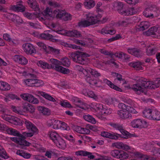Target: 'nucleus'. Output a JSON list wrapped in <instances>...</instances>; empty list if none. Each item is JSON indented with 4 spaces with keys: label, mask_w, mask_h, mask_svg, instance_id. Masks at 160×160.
I'll return each mask as SVG.
<instances>
[{
    "label": "nucleus",
    "mask_w": 160,
    "mask_h": 160,
    "mask_svg": "<svg viewBox=\"0 0 160 160\" xmlns=\"http://www.w3.org/2000/svg\"><path fill=\"white\" fill-rule=\"evenodd\" d=\"M135 80L137 81L136 84L132 86V89L135 93L138 95L144 93L146 94L147 93L145 91V88L149 89V82L143 78L137 77Z\"/></svg>",
    "instance_id": "1"
},
{
    "label": "nucleus",
    "mask_w": 160,
    "mask_h": 160,
    "mask_svg": "<svg viewBox=\"0 0 160 160\" xmlns=\"http://www.w3.org/2000/svg\"><path fill=\"white\" fill-rule=\"evenodd\" d=\"M86 20L80 22L78 25L81 27H87L95 24L99 21V19L102 16L99 15H95L91 13H88L86 15Z\"/></svg>",
    "instance_id": "2"
},
{
    "label": "nucleus",
    "mask_w": 160,
    "mask_h": 160,
    "mask_svg": "<svg viewBox=\"0 0 160 160\" xmlns=\"http://www.w3.org/2000/svg\"><path fill=\"white\" fill-rule=\"evenodd\" d=\"M89 55L86 53L78 51L77 53H72L70 54V57L73 61L81 64H84L87 61V57H89Z\"/></svg>",
    "instance_id": "3"
},
{
    "label": "nucleus",
    "mask_w": 160,
    "mask_h": 160,
    "mask_svg": "<svg viewBox=\"0 0 160 160\" xmlns=\"http://www.w3.org/2000/svg\"><path fill=\"white\" fill-rule=\"evenodd\" d=\"M94 109L97 112L99 111L101 115H106L111 113L112 111L105 106L102 104L95 103L94 106Z\"/></svg>",
    "instance_id": "4"
},
{
    "label": "nucleus",
    "mask_w": 160,
    "mask_h": 160,
    "mask_svg": "<svg viewBox=\"0 0 160 160\" xmlns=\"http://www.w3.org/2000/svg\"><path fill=\"white\" fill-rule=\"evenodd\" d=\"M26 85L28 86L40 87L44 84L42 80L36 78L28 79L25 80Z\"/></svg>",
    "instance_id": "5"
},
{
    "label": "nucleus",
    "mask_w": 160,
    "mask_h": 160,
    "mask_svg": "<svg viewBox=\"0 0 160 160\" xmlns=\"http://www.w3.org/2000/svg\"><path fill=\"white\" fill-rule=\"evenodd\" d=\"M111 155L113 157L118 158L126 159L128 157V155L123 151L118 150H112L110 152Z\"/></svg>",
    "instance_id": "6"
},
{
    "label": "nucleus",
    "mask_w": 160,
    "mask_h": 160,
    "mask_svg": "<svg viewBox=\"0 0 160 160\" xmlns=\"http://www.w3.org/2000/svg\"><path fill=\"white\" fill-rule=\"evenodd\" d=\"M20 96L23 100H26L30 103L37 104L39 102L38 100L31 94L24 93L21 94Z\"/></svg>",
    "instance_id": "7"
},
{
    "label": "nucleus",
    "mask_w": 160,
    "mask_h": 160,
    "mask_svg": "<svg viewBox=\"0 0 160 160\" xmlns=\"http://www.w3.org/2000/svg\"><path fill=\"white\" fill-rule=\"evenodd\" d=\"M10 9L15 12H23L25 11L26 8L22 4V2L20 1L17 2L16 5L11 6Z\"/></svg>",
    "instance_id": "8"
},
{
    "label": "nucleus",
    "mask_w": 160,
    "mask_h": 160,
    "mask_svg": "<svg viewBox=\"0 0 160 160\" xmlns=\"http://www.w3.org/2000/svg\"><path fill=\"white\" fill-rule=\"evenodd\" d=\"M131 125L134 128H144L146 125L145 121L139 119L133 120L131 123Z\"/></svg>",
    "instance_id": "9"
},
{
    "label": "nucleus",
    "mask_w": 160,
    "mask_h": 160,
    "mask_svg": "<svg viewBox=\"0 0 160 160\" xmlns=\"http://www.w3.org/2000/svg\"><path fill=\"white\" fill-rule=\"evenodd\" d=\"M23 50L27 54H32L36 53V51L32 44L26 43L23 45Z\"/></svg>",
    "instance_id": "10"
},
{
    "label": "nucleus",
    "mask_w": 160,
    "mask_h": 160,
    "mask_svg": "<svg viewBox=\"0 0 160 160\" xmlns=\"http://www.w3.org/2000/svg\"><path fill=\"white\" fill-rule=\"evenodd\" d=\"M132 106L125 104L123 103H120L118 105V107L119 109L125 110L127 111L128 112H130L132 113H137V112L132 107Z\"/></svg>",
    "instance_id": "11"
},
{
    "label": "nucleus",
    "mask_w": 160,
    "mask_h": 160,
    "mask_svg": "<svg viewBox=\"0 0 160 160\" xmlns=\"http://www.w3.org/2000/svg\"><path fill=\"white\" fill-rule=\"evenodd\" d=\"M78 129L79 130V133L82 134H89L90 132V130L94 131L95 130V127L93 126L88 124L86 125L85 128L79 127Z\"/></svg>",
    "instance_id": "12"
},
{
    "label": "nucleus",
    "mask_w": 160,
    "mask_h": 160,
    "mask_svg": "<svg viewBox=\"0 0 160 160\" xmlns=\"http://www.w3.org/2000/svg\"><path fill=\"white\" fill-rule=\"evenodd\" d=\"M11 140L21 145L29 146L30 144V143L20 137L11 138Z\"/></svg>",
    "instance_id": "13"
},
{
    "label": "nucleus",
    "mask_w": 160,
    "mask_h": 160,
    "mask_svg": "<svg viewBox=\"0 0 160 160\" xmlns=\"http://www.w3.org/2000/svg\"><path fill=\"white\" fill-rule=\"evenodd\" d=\"M48 125L54 129L60 128L61 121L54 119H51L48 121Z\"/></svg>",
    "instance_id": "14"
},
{
    "label": "nucleus",
    "mask_w": 160,
    "mask_h": 160,
    "mask_svg": "<svg viewBox=\"0 0 160 160\" xmlns=\"http://www.w3.org/2000/svg\"><path fill=\"white\" fill-rule=\"evenodd\" d=\"M124 110L122 109L118 111L117 113L119 117L123 119H126L131 118L132 116L130 113L127 111Z\"/></svg>",
    "instance_id": "15"
},
{
    "label": "nucleus",
    "mask_w": 160,
    "mask_h": 160,
    "mask_svg": "<svg viewBox=\"0 0 160 160\" xmlns=\"http://www.w3.org/2000/svg\"><path fill=\"white\" fill-rule=\"evenodd\" d=\"M128 51L129 53L138 58L141 57L143 55L142 52L138 48H129L128 49Z\"/></svg>",
    "instance_id": "16"
},
{
    "label": "nucleus",
    "mask_w": 160,
    "mask_h": 160,
    "mask_svg": "<svg viewBox=\"0 0 160 160\" xmlns=\"http://www.w3.org/2000/svg\"><path fill=\"white\" fill-rule=\"evenodd\" d=\"M13 59L15 61L22 65H26L28 62L26 58L22 55H15Z\"/></svg>",
    "instance_id": "17"
},
{
    "label": "nucleus",
    "mask_w": 160,
    "mask_h": 160,
    "mask_svg": "<svg viewBox=\"0 0 160 160\" xmlns=\"http://www.w3.org/2000/svg\"><path fill=\"white\" fill-rule=\"evenodd\" d=\"M75 154L77 156H88V158L90 159H93L95 158V156L92 155V153L82 150H80L76 152H75Z\"/></svg>",
    "instance_id": "18"
},
{
    "label": "nucleus",
    "mask_w": 160,
    "mask_h": 160,
    "mask_svg": "<svg viewBox=\"0 0 160 160\" xmlns=\"http://www.w3.org/2000/svg\"><path fill=\"white\" fill-rule=\"evenodd\" d=\"M23 110L24 112H29L32 113L35 111L34 107L28 103H25L22 106Z\"/></svg>",
    "instance_id": "19"
},
{
    "label": "nucleus",
    "mask_w": 160,
    "mask_h": 160,
    "mask_svg": "<svg viewBox=\"0 0 160 160\" xmlns=\"http://www.w3.org/2000/svg\"><path fill=\"white\" fill-rule=\"evenodd\" d=\"M24 123L26 128L28 130H31V131H34L35 132L38 131L37 127L29 121L25 119Z\"/></svg>",
    "instance_id": "20"
},
{
    "label": "nucleus",
    "mask_w": 160,
    "mask_h": 160,
    "mask_svg": "<svg viewBox=\"0 0 160 160\" xmlns=\"http://www.w3.org/2000/svg\"><path fill=\"white\" fill-rule=\"evenodd\" d=\"M112 146L118 149H122L126 150L130 149L129 147L121 142H116L112 144Z\"/></svg>",
    "instance_id": "21"
},
{
    "label": "nucleus",
    "mask_w": 160,
    "mask_h": 160,
    "mask_svg": "<svg viewBox=\"0 0 160 160\" xmlns=\"http://www.w3.org/2000/svg\"><path fill=\"white\" fill-rule=\"evenodd\" d=\"M129 65L137 71H140L143 69V68L142 67V63L139 61L130 62L129 64Z\"/></svg>",
    "instance_id": "22"
},
{
    "label": "nucleus",
    "mask_w": 160,
    "mask_h": 160,
    "mask_svg": "<svg viewBox=\"0 0 160 160\" xmlns=\"http://www.w3.org/2000/svg\"><path fill=\"white\" fill-rule=\"evenodd\" d=\"M120 132L122 133V135L116 133V135H118L120 138L127 139L129 138H131L133 136V134L130 133L129 132L124 130L123 127L120 131Z\"/></svg>",
    "instance_id": "23"
},
{
    "label": "nucleus",
    "mask_w": 160,
    "mask_h": 160,
    "mask_svg": "<svg viewBox=\"0 0 160 160\" xmlns=\"http://www.w3.org/2000/svg\"><path fill=\"white\" fill-rule=\"evenodd\" d=\"M50 32V31H45L43 33L40 34V37L43 39L52 41L54 39L53 38L54 37L49 33Z\"/></svg>",
    "instance_id": "24"
},
{
    "label": "nucleus",
    "mask_w": 160,
    "mask_h": 160,
    "mask_svg": "<svg viewBox=\"0 0 160 160\" xmlns=\"http://www.w3.org/2000/svg\"><path fill=\"white\" fill-rule=\"evenodd\" d=\"M101 135L103 137L114 139H118V137L117 135L105 131L102 132H101Z\"/></svg>",
    "instance_id": "25"
},
{
    "label": "nucleus",
    "mask_w": 160,
    "mask_h": 160,
    "mask_svg": "<svg viewBox=\"0 0 160 160\" xmlns=\"http://www.w3.org/2000/svg\"><path fill=\"white\" fill-rule=\"evenodd\" d=\"M56 146L62 149H64L66 147V144L64 141L60 137L54 142Z\"/></svg>",
    "instance_id": "26"
},
{
    "label": "nucleus",
    "mask_w": 160,
    "mask_h": 160,
    "mask_svg": "<svg viewBox=\"0 0 160 160\" xmlns=\"http://www.w3.org/2000/svg\"><path fill=\"white\" fill-rule=\"evenodd\" d=\"M64 10L56 9L55 10L53 13L55 16L57 18H62L65 13Z\"/></svg>",
    "instance_id": "27"
},
{
    "label": "nucleus",
    "mask_w": 160,
    "mask_h": 160,
    "mask_svg": "<svg viewBox=\"0 0 160 160\" xmlns=\"http://www.w3.org/2000/svg\"><path fill=\"white\" fill-rule=\"evenodd\" d=\"M116 31L113 29H109L108 27L103 28L101 30V33L103 34H109L113 35L115 34Z\"/></svg>",
    "instance_id": "28"
},
{
    "label": "nucleus",
    "mask_w": 160,
    "mask_h": 160,
    "mask_svg": "<svg viewBox=\"0 0 160 160\" xmlns=\"http://www.w3.org/2000/svg\"><path fill=\"white\" fill-rule=\"evenodd\" d=\"M32 132H24L22 134H20V137L24 139H26L27 137H31L34 135L38 134V131H37L36 132H34V131H32Z\"/></svg>",
    "instance_id": "29"
},
{
    "label": "nucleus",
    "mask_w": 160,
    "mask_h": 160,
    "mask_svg": "<svg viewBox=\"0 0 160 160\" xmlns=\"http://www.w3.org/2000/svg\"><path fill=\"white\" fill-rule=\"evenodd\" d=\"M37 64L38 66L44 69L51 68V65L47 62L42 60L37 62Z\"/></svg>",
    "instance_id": "30"
},
{
    "label": "nucleus",
    "mask_w": 160,
    "mask_h": 160,
    "mask_svg": "<svg viewBox=\"0 0 160 160\" xmlns=\"http://www.w3.org/2000/svg\"><path fill=\"white\" fill-rule=\"evenodd\" d=\"M134 155L136 157L143 158L145 160H154V158L149 156H146L140 152H137L134 153Z\"/></svg>",
    "instance_id": "31"
},
{
    "label": "nucleus",
    "mask_w": 160,
    "mask_h": 160,
    "mask_svg": "<svg viewBox=\"0 0 160 160\" xmlns=\"http://www.w3.org/2000/svg\"><path fill=\"white\" fill-rule=\"evenodd\" d=\"M152 113V110L148 108H145L143 111V114L144 117L146 118L151 119Z\"/></svg>",
    "instance_id": "32"
},
{
    "label": "nucleus",
    "mask_w": 160,
    "mask_h": 160,
    "mask_svg": "<svg viewBox=\"0 0 160 160\" xmlns=\"http://www.w3.org/2000/svg\"><path fill=\"white\" fill-rule=\"evenodd\" d=\"M149 89L160 87V78L158 79L154 82H149Z\"/></svg>",
    "instance_id": "33"
},
{
    "label": "nucleus",
    "mask_w": 160,
    "mask_h": 160,
    "mask_svg": "<svg viewBox=\"0 0 160 160\" xmlns=\"http://www.w3.org/2000/svg\"><path fill=\"white\" fill-rule=\"evenodd\" d=\"M137 12L136 9L134 7H130L127 9V10H125L123 12V15H132L135 14Z\"/></svg>",
    "instance_id": "34"
},
{
    "label": "nucleus",
    "mask_w": 160,
    "mask_h": 160,
    "mask_svg": "<svg viewBox=\"0 0 160 160\" xmlns=\"http://www.w3.org/2000/svg\"><path fill=\"white\" fill-rule=\"evenodd\" d=\"M66 34L67 36L70 37L78 38L81 36V34L80 32L75 30L68 31L67 32Z\"/></svg>",
    "instance_id": "35"
},
{
    "label": "nucleus",
    "mask_w": 160,
    "mask_h": 160,
    "mask_svg": "<svg viewBox=\"0 0 160 160\" xmlns=\"http://www.w3.org/2000/svg\"><path fill=\"white\" fill-rule=\"evenodd\" d=\"M60 65H58L55 67L54 68L56 71L64 74H68L70 72L69 69L65 68Z\"/></svg>",
    "instance_id": "36"
},
{
    "label": "nucleus",
    "mask_w": 160,
    "mask_h": 160,
    "mask_svg": "<svg viewBox=\"0 0 160 160\" xmlns=\"http://www.w3.org/2000/svg\"><path fill=\"white\" fill-rule=\"evenodd\" d=\"M60 65H58L55 67L54 68L56 71L64 74H68L70 72L69 69L65 68Z\"/></svg>",
    "instance_id": "37"
},
{
    "label": "nucleus",
    "mask_w": 160,
    "mask_h": 160,
    "mask_svg": "<svg viewBox=\"0 0 160 160\" xmlns=\"http://www.w3.org/2000/svg\"><path fill=\"white\" fill-rule=\"evenodd\" d=\"M11 87L7 83L0 81V90L2 91H8L10 89Z\"/></svg>",
    "instance_id": "38"
},
{
    "label": "nucleus",
    "mask_w": 160,
    "mask_h": 160,
    "mask_svg": "<svg viewBox=\"0 0 160 160\" xmlns=\"http://www.w3.org/2000/svg\"><path fill=\"white\" fill-rule=\"evenodd\" d=\"M104 82L108 85L111 88L119 92L122 91V89L117 86L114 85L111 81L107 79L104 80Z\"/></svg>",
    "instance_id": "39"
},
{
    "label": "nucleus",
    "mask_w": 160,
    "mask_h": 160,
    "mask_svg": "<svg viewBox=\"0 0 160 160\" xmlns=\"http://www.w3.org/2000/svg\"><path fill=\"white\" fill-rule=\"evenodd\" d=\"M38 108V110L44 115H49L50 114V110L47 108L39 106Z\"/></svg>",
    "instance_id": "40"
},
{
    "label": "nucleus",
    "mask_w": 160,
    "mask_h": 160,
    "mask_svg": "<svg viewBox=\"0 0 160 160\" xmlns=\"http://www.w3.org/2000/svg\"><path fill=\"white\" fill-rule=\"evenodd\" d=\"M49 133L50 138L54 143L60 137L58 134L55 131L50 132Z\"/></svg>",
    "instance_id": "41"
},
{
    "label": "nucleus",
    "mask_w": 160,
    "mask_h": 160,
    "mask_svg": "<svg viewBox=\"0 0 160 160\" xmlns=\"http://www.w3.org/2000/svg\"><path fill=\"white\" fill-rule=\"evenodd\" d=\"M16 153L20 156H22L26 159H28L30 158L31 155L29 153L26 152L22 150H18L17 152Z\"/></svg>",
    "instance_id": "42"
},
{
    "label": "nucleus",
    "mask_w": 160,
    "mask_h": 160,
    "mask_svg": "<svg viewBox=\"0 0 160 160\" xmlns=\"http://www.w3.org/2000/svg\"><path fill=\"white\" fill-rule=\"evenodd\" d=\"M38 93L41 96H43V97H44L46 99L53 102H54L56 101L55 99L53 98L50 95H49L45 93L44 92H40L39 91L38 92Z\"/></svg>",
    "instance_id": "43"
},
{
    "label": "nucleus",
    "mask_w": 160,
    "mask_h": 160,
    "mask_svg": "<svg viewBox=\"0 0 160 160\" xmlns=\"http://www.w3.org/2000/svg\"><path fill=\"white\" fill-rule=\"evenodd\" d=\"M7 133L10 135L20 137V133L17 130L12 128H8L7 130Z\"/></svg>",
    "instance_id": "44"
},
{
    "label": "nucleus",
    "mask_w": 160,
    "mask_h": 160,
    "mask_svg": "<svg viewBox=\"0 0 160 160\" xmlns=\"http://www.w3.org/2000/svg\"><path fill=\"white\" fill-rule=\"evenodd\" d=\"M84 5L86 8H91L94 6L95 3L93 0H85Z\"/></svg>",
    "instance_id": "45"
},
{
    "label": "nucleus",
    "mask_w": 160,
    "mask_h": 160,
    "mask_svg": "<svg viewBox=\"0 0 160 160\" xmlns=\"http://www.w3.org/2000/svg\"><path fill=\"white\" fill-rule=\"evenodd\" d=\"M83 118L85 120L92 123L94 124L96 123L95 119L90 115L88 114L83 115Z\"/></svg>",
    "instance_id": "46"
},
{
    "label": "nucleus",
    "mask_w": 160,
    "mask_h": 160,
    "mask_svg": "<svg viewBox=\"0 0 160 160\" xmlns=\"http://www.w3.org/2000/svg\"><path fill=\"white\" fill-rule=\"evenodd\" d=\"M27 2L30 7L34 11H36L38 9V7L36 2L33 0H28Z\"/></svg>",
    "instance_id": "47"
},
{
    "label": "nucleus",
    "mask_w": 160,
    "mask_h": 160,
    "mask_svg": "<svg viewBox=\"0 0 160 160\" xmlns=\"http://www.w3.org/2000/svg\"><path fill=\"white\" fill-rule=\"evenodd\" d=\"M124 6L123 3L121 2H118L117 3L116 8L118 12L121 14L123 15L125 10L122 9Z\"/></svg>",
    "instance_id": "48"
},
{
    "label": "nucleus",
    "mask_w": 160,
    "mask_h": 160,
    "mask_svg": "<svg viewBox=\"0 0 160 160\" xmlns=\"http://www.w3.org/2000/svg\"><path fill=\"white\" fill-rule=\"evenodd\" d=\"M143 14V15L147 18L151 19L154 18L153 14L151 12H150L147 8L144 11Z\"/></svg>",
    "instance_id": "49"
},
{
    "label": "nucleus",
    "mask_w": 160,
    "mask_h": 160,
    "mask_svg": "<svg viewBox=\"0 0 160 160\" xmlns=\"http://www.w3.org/2000/svg\"><path fill=\"white\" fill-rule=\"evenodd\" d=\"M60 65H62L64 66L68 67L70 65V61L67 58H64L61 60L60 61Z\"/></svg>",
    "instance_id": "50"
},
{
    "label": "nucleus",
    "mask_w": 160,
    "mask_h": 160,
    "mask_svg": "<svg viewBox=\"0 0 160 160\" xmlns=\"http://www.w3.org/2000/svg\"><path fill=\"white\" fill-rule=\"evenodd\" d=\"M151 119L160 120V112L158 111H154L152 113Z\"/></svg>",
    "instance_id": "51"
},
{
    "label": "nucleus",
    "mask_w": 160,
    "mask_h": 160,
    "mask_svg": "<svg viewBox=\"0 0 160 160\" xmlns=\"http://www.w3.org/2000/svg\"><path fill=\"white\" fill-rule=\"evenodd\" d=\"M49 6L52 8H59L61 7V5L54 1L49 0L48 2Z\"/></svg>",
    "instance_id": "52"
},
{
    "label": "nucleus",
    "mask_w": 160,
    "mask_h": 160,
    "mask_svg": "<svg viewBox=\"0 0 160 160\" xmlns=\"http://www.w3.org/2000/svg\"><path fill=\"white\" fill-rule=\"evenodd\" d=\"M84 94L85 95H87L89 97L92 98L96 100H97L98 99V96L92 91H88Z\"/></svg>",
    "instance_id": "53"
},
{
    "label": "nucleus",
    "mask_w": 160,
    "mask_h": 160,
    "mask_svg": "<svg viewBox=\"0 0 160 160\" xmlns=\"http://www.w3.org/2000/svg\"><path fill=\"white\" fill-rule=\"evenodd\" d=\"M50 62L51 63V64L50 65H51V68L53 67L55 68L56 66L60 65L61 64L60 61L54 58L51 59L50 60Z\"/></svg>",
    "instance_id": "54"
},
{
    "label": "nucleus",
    "mask_w": 160,
    "mask_h": 160,
    "mask_svg": "<svg viewBox=\"0 0 160 160\" xmlns=\"http://www.w3.org/2000/svg\"><path fill=\"white\" fill-rule=\"evenodd\" d=\"M150 26V24L148 22L143 21L141 22L139 27L140 29L142 30L147 29Z\"/></svg>",
    "instance_id": "55"
},
{
    "label": "nucleus",
    "mask_w": 160,
    "mask_h": 160,
    "mask_svg": "<svg viewBox=\"0 0 160 160\" xmlns=\"http://www.w3.org/2000/svg\"><path fill=\"white\" fill-rule=\"evenodd\" d=\"M156 52V48H148L147 49L146 53L148 55L151 56L155 54Z\"/></svg>",
    "instance_id": "56"
},
{
    "label": "nucleus",
    "mask_w": 160,
    "mask_h": 160,
    "mask_svg": "<svg viewBox=\"0 0 160 160\" xmlns=\"http://www.w3.org/2000/svg\"><path fill=\"white\" fill-rule=\"evenodd\" d=\"M156 26L152 27L150 28L147 31L145 32V34L148 36L151 35H154L155 34V31Z\"/></svg>",
    "instance_id": "57"
},
{
    "label": "nucleus",
    "mask_w": 160,
    "mask_h": 160,
    "mask_svg": "<svg viewBox=\"0 0 160 160\" xmlns=\"http://www.w3.org/2000/svg\"><path fill=\"white\" fill-rule=\"evenodd\" d=\"M116 57L120 58H124L125 59H128V58L126 57V54L122 52H116L114 54Z\"/></svg>",
    "instance_id": "58"
},
{
    "label": "nucleus",
    "mask_w": 160,
    "mask_h": 160,
    "mask_svg": "<svg viewBox=\"0 0 160 160\" xmlns=\"http://www.w3.org/2000/svg\"><path fill=\"white\" fill-rule=\"evenodd\" d=\"M23 15L24 17L29 19H33L35 17V14L34 13H29L27 12H24Z\"/></svg>",
    "instance_id": "59"
},
{
    "label": "nucleus",
    "mask_w": 160,
    "mask_h": 160,
    "mask_svg": "<svg viewBox=\"0 0 160 160\" xmlns=\"http://www.w3.org/2000/svg\"><path fill=\"white\" fill-rule=\"evenodd\" d=\"M3 39L5 40L8 41L10 42H12L13 43L15 44L14 42V40H12L10 38V35L8 33H5L3 36Z\"/></svg>",
    "instance_id": "60"
},
{
    "label": "nucleus",
    "mask_w": 160,
    "mask_h": 160,
    "mask_svg": "<svg viewBox=\"0 0 160 160\" xmlns=\"http://www.w3.org/2000/svg\"><path fill=\"white\" fill-rule=\"evenodd\" d=\"M43 14L46 16L51 17L52 14V12L50 8L47 7L44 11Z\"/></svg>",
    "instance_id": "61"
},
{
    "label": "nucleus",
    "mask_w": 160,
    "mask_h": 160,
    "mask_svg": "<svg viewBox=\"0 0 160 160\" xmlns=\"http://www.w3.org/2000/svg\"><path fill=\"white\" fill-rule=\"evenodd\" d=\"M89 71L90 72V73L94 77H98L101 75V74L100 73L94 69L91 68Z\"/></svg>",
    "instance_id": "62"
},
{
    "label": "nucleus",
    "mask_w": 160,
    "mask_h": 160,
    "mask_svg": "<svg viewBox=\"0 0 160 160\" xmlns=\"http://www.w3.org/2000/svg\"><path fill=\"white\" fill-rule=\"evenodd\" d=\"M47 48V49L49 50L53 54L57 55L59 53V50L58 49L50 46H48Z\"/></svg>",
    "instance_id": "63"
},
{
    "label": "nucleus",
    "mask_w": 160,
    "mask_h": 160,
    "mask_svg": "<svg viewBox=\"0 0 160 160\" xmlns=\"http://www.w3.org/2000/svg\"><path fill=\"white\" fill-rule=\"evenodd\" d=\"M156 29L153 37L157 38H160V28L156 26Z\"/></svg>",
    "instance_id": "64"
}]
</instances>
